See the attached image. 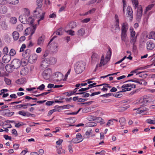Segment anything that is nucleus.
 <instances>
[{
    "label": "nucleus",
    "instance_id": "obj_5",
    "mask_svg": "<svg viewBox=\"0 0 155 155\" xmlns=\"http://www.w3.org/2000/svg\"><path fill=\"white\" fill-rule=\"evenodd\" d=\"M51 73V70L50 68H48L43 71L42 75L44 79L48 80L50 78Z\"/></svg>",
    "mask_w": 155,
    "mask_h": 155
},
{
    "label": "nucleus",
    "instance_id": "obj_23",
    "mask_svg": "<svg viewBox=\"0 0 155 155\" xmlns=\"http://www.w3.org/2000/svg\"><path fill=\"white\" fill-rule=\"evenodd\" d=\"M100 58V56L97 54L93 53L91 56V59L92 61H97Z\"/></svg>",
    "mask_w": 155,
    "mask_h": 155
},
{
    "label": "nucleus",
    "instance_id": "obj_11",
    "mask_svg": "<svg viewBox=\"0 0 155 155\" xmlns=\"http://www.w3.org/2000/svg\"><path fill=\"white\" fill-rule=\"evenodd\" d=\"M107 61H104V56L103 55H102L101 57V61L100 62L99 64H97L95 68L97 69L98 67H100L101 66L106 64L107 63Z\"/></svg>",
    "mask_w": 155,
    "mask_h": 155
},
{
    "label": "nucleus",
    "instance_id": "obj_15",
    "mask_svg": "<svg viewBox=\"0 0 155 155\" xmlns=\"http://www.w3.org/2000/svg\"><path fill=\"white\" fill-rule=\"evenodd\" d=\"M30 51L29 49H27L25 50L22 53L23 56L25 58H28L30 60L31 57L30 56Z\"/></svg>",
    "mask_w": 155,
    "mask_h": 155
},
{
    "label": "nucleus",
    "instance_id": "obj_38",
    "mask_svg": "<svg viewBox=\"0 0 155 155\" xmlns=\"http://www.w3.org/2000/svg\"><path fill=\"white\" fill-rule=\"evenodd\" d=\"M69 26L70 28H73L77 26L76 23L74 21L71 22L69 23Z\"/></svg>",
    "mask_w": 155,
    "mask_h": 155
},
{
    "label": "nucleus",
    "instance_id": "obj_30",
    "mask_svg": "<svg viewBox=\"0 0 155 155\" xmlns=\"http://www.w3.org/2000/svg\"><path fill=\"white\" fill-rule=\"evenodd\" d=\"M25 101L26 102H28L29 101L31 100H35L36 101V100H37V99L36 98H32L30 96H26L25 97Z\"/></svg>",
    "mask_w": 155,
    "mask_h": 155
},
{
    "label": "nucleus",
    "instance_id": "obj_37",
    "mask_svg": "<svg viewBox=\"0 0 155 155\" xmlns=\"http://www.w3.org/2000/svg\"><path fill=\"white\" fill-rule=\"evenodd\" d=\"M23 25L21 24H19L16 27V29L17 31H22L23 30Z\"/></svg>",
    "mask_w": 155,
    "mask_h": 155
},
{
    "label": "nucleus",
    "instance_id": "obj_13",
    "mask_svg": "<svg viewBox=\"0 0 155 155\" xmlns=\"http://www.w3.org/2000/svg\"><path fill=\"white\" fill-rule=\"evenodd\" d=\"M11 60V57L8 54L5 55L3 57L2 61L3 62L7 63Z\"/></svg>",
    "mask_w": 155,
    "mask_h": 155
},
{
    "label": "nucleus",
    "instance_id": "obj_1",
    "mask_svg": "<svg viewBox=\"0 0 155 155\" xmlns=\"http://www.w3.org/2000/svg\"><path fill=\"white\" fill-rule=\"evenodd\" d=\"M74 67L76 73L80 74L82 73L85 69V63L82 61H78L76 63Z\"/></svg>",
    "mask_w": 155,
    "mask_h": 155
},
{
    "label": "nucleus",
    "instance_id": "obj_12",
    "mask_svg": "<svg viewBox=\"0 0 155 155\" xmlns=\"http://www.w3.org/2000/svg\"><path fill=\"white\" fill-rule=\"evenodd\" d=\"M127 14L128 15L127 17H130V18H133V10L131 7L128 6L127 9Z\"/></svg>",
    "mask_w": 155,
    "mask_h": 155
},
{
    "label": "nucleus",
    "instance_id": "obj_10",
    "mask_svg": "<svg viewBox=\"0 0 155 155\" xmlns=\"http://www.w3.org/2000/svg\"><path fill=\"white\" fill-rule=\"evenodd\" d=\"M146 44L147 48V50H152L155 48V45L153 42L151 40H149L147 41Z\"/></svg>",
    "mask_w": 155,
    "mask_h": 155
},
{
    "label": "nucleus",
    "instance_id": "obj_57",
    "mask_svg": "<svg viewBox=\"0 0 155 155\" xmlns=\"http://www.w3.org/2000/svg\"><path fill=\"white\" fill-rule=\"evenodd\" d=\"M73 107L70 104H67L65 105L62 106V109H69L70 107Z\"/></svg>",
    "mask_w": 155,
    "mask_h": 155
},
{
    "label": "nucleus",
    "instance_id": "obj_44",
    "mask_svg": "<svg viewBox=\"0 0 155 155\" xmlns=\"http://www.w3.org/2000/svg\"><path fill=\"white\" fill-rule=\"evenodd\" d=\"M4 81L6 84L8 85H10L11 84V81L10 79L5 77L4 78Z\"/></svg>",
    "mask_w": 155,
    "mask_h": 155
},
{
    "label": "nucleus",
    "instance_id": "obj_40",
    "mask_svg": "<svg viewBox=\"0 0 155 155\" xmlns=\"http://www.w3.org/2000/svg\"><path fill=\"white\" fill-rule=\"evenodd\" d=\"M149 39H153L155 38V32L151 31V32L149 35Z\"/></svg>",
    "mask_w": 155,
    "mask_h": 155
},
{
    "label": "nucleus",
    "instance_id": "obj_33",
    "mask_svg": "<svg viewBox=\"0 0 155 155\" xmlns=\"http://www.w3.org/2000/svg\"><path fill=\"white\" fill-rule=\"evenodd\" d=\"M102 85H104V87H103L101 89V90L103 91H107L108 90L106 88L107 86V84H102L97 85L96 86L97 87H99Z\"/></svg>",
    "mask_w": 155,
    "mask_h": 155
},
{
    "label": "nucleus",
    "instance_id": "obj_50",
    "mask_svg": "<svg viewBox=\"0 0 155 155\" xmlns=\"http://www.w3.org/2000/svg\"><path fill=\"white\" fill-rule=\"evenodd\" d=\"M146 122L150 124H155V121L152 120L150 119H147L146 120Z\"/></svg>",
    "mask_w": 155,
    "mask_h": 155
},
{
    "label": "nucleus",
    "instance_id": "obj_45",
    "mask_svg": "<svg viewBox=\"0 0 155 155\" xmlns=\"http://www.w3.org/2000/svg\"><path fill=\"white\" fill-rule=\"evenodd\" d=\"M76 138H77L78 140L80 141V142H81L83 140V138L82 137V135L80 133L77 134L76 135Z\"/></svg>",
    "mask_w": 155,
    "mask_h": 155
},
{
    "label": "nucleus",
    "instance_id": "obj_17",
    "mask_svg": "<svg viewBox=\"0 0 155 155\" xmlns=\"http://www.w3.org/2000/svg\"><path fill=\"white\" fill-rule=\"evenodd\" d=\"M121 31H127L128 28V25L127 22H124L121 24Z\"/></svg>",
    "mask_w": 155,
    "mask_h": 155
},
{
    "label": "nucleus",
    "instance_id": "obj_43",
    "mask_svg": "<svg viewBox=\"0 0 155 155\" xmlns=\"http://www.w3.org/2000/svg\"><path fill=\"white\" fill-rule=\"evenodd\" d=\"M9 55L10 57L13 56L16 54L15 51L13 49H11L9 52Z\"/></svg>",
    "mask_w": 155,
    "mask_h": 155
},
{
    "label": "nucleus",
    "instance_id": "obj_6",
    "mask_svg": "<svg viewBox=\"0 0 155 155\" xmlns=\"http://www.w3.org/2000/svg\"><path fill=\"white\" fill-rule=\"evenodd\" d=\"M21 61L18 59H15L11 62V67L14 69H17L21 66Z\"/></svg>",
    "mask_w": 155,
    "mask_h": 155
},
{
    "label": "nucleus",
    "instance_id": "obj_16",
    "mask_svg": "<svg viewBox=\"0 0 155 155\" xmlns=\"http://www.w3.org/2000/svg\"><path fill=\"white\" fill-rule=\"evenodd\" d=\"M127 31H121V40L124 42H126L127 38Z\"/></svg>",
    "mask_w": 155,
    "mask_h": 155
},
{
    "label": "nucleus",
    "instance_id": "obj_29",
    "mask_svg": "<svg viewBox=\"0 0 155 155\" xmlns=\"http://www.w3.org/2000/svg\"><path fill=\"white\" fill-rule=\"evenodd\" d=\"M154 4H152L149 5L146 7V9L144 12V15L146 14L147 11L150 10L154 6Z\"/></svg>",
    "mask_w": 155,
    "mask_h": 155
},
{
    "label": "nucleus",
    "instance_id": "obj_4",
    "mask_svg": "<svg viewBox=\"0 0 155 155\" xmlns=\"http://www.w3.org/2000/svg\"><path fill=\"white\" fill-rule=\"evenodd\" d=\"M143 9L141 5L138 7L137 10V13L136 15V20L139 23L141 21V18L142 15Z\"/></svg>",
    "mask_w": 155,
    "mask_h": 155
},
{
    "label": "nucleus",
    "instance_id": "obj_48",
    "mask_svg": "<svg viewBox=\"0 0 155 155\" xmlns=\"http://www.w3.org/2000/svg\"><path fill=\"white\" fill-rule=\"evenodd\" d=\"M49 61H50L51 63L52 64H54L56 63L57 60L54 58L51 57L50 58Z\"/></svg>",
    "mask_w": 155,
    "mask_h": 155
},
{
    "label": "nucleus",
    "instance_id": "obj_42",
    "mask_svg": "<svg viewBox=\"0 0 155 155\" xmlns=\"http://www.w3.org/2000/svg\"><path fill=\"white\" fill-rule=\"evenodd\" d=\"M141 74L140 75H139V76L140 77H141L143 78H146L147 76V74L144 73V72H139L138 73H137L136 74L137 75L139 74Z\"/></svg>",
    "mask_w": 155,
    "mask_h": 155
},
{
    "label": "nucleus",
    "instance_id": "obj_18",
    "mask_svg": "<svg viewBox=\"0 0 155 155\" xmlns=\"http://www.w3.org/2000/svg\"><path fill=\"white\" fill-rule=\"evenodd\" d=\"M0 25L1 28L3 30H6L7 29L8 25L5 20L1 21L0 22Z\"/></svg>",
    "mask_w": 155,
    "mask_h": 155
},
{
    "label": "nucleus",
    "instance_id": "obj_47",
    "mask_svg": "<svg viewBox=\"0 0 155 155\" xmlns=\"http://www.w3.org/2000/svg\"><path fill=\"white\" fill-rule=\"evenodd\" d=\"M116 22V23L115 25V29L116 30L118 29L119 31L120 30V28L119 26V20H117V22Z\"/></svg>",
    "mask_w": 155,
    "mask_h": 155
},
{
    "label": "nucleus",
    "instance_id": "obj_35",
    "mask_svg": "<svg viewBox=\"0 0 155 155\" xmlns=\"http://www.w3.org/2000/svg\"><path fill=\"white\" fill-rule=\"evenodd\" d=\"M111 55V51L110 50V49H109L107 53V55L105 57L106 59L107 60V61L110 59Z\"/></svg>",
    "mask_w": 155,
    "mask_h": 155
},
{
    "label": "nucleus",
    "instance_id": "obj_54",
    "mask_svg": "<svg viewBox=\"0 0 155 155\" xmlns=\"http://www.w3.org/2000/svg\"><path fill=\"white\" fill-rule=\"evenodd\" d=\"M114 122L113 120L111 119L109 120L106 124L107 126L109 127L110 125L113 124Z\"/></svg>",
    "mask_w": 155,
    "mask_h": 155
},
{
    "label": "nucleus",
    "instance_id": "obj_49",
    "mask_svg": "<svg viewBox=\"0 0 155 155\" xmlns=\"http://www.w3.org/2000/svg\"><path fill=\"white\" fill-rule=\"evenodd\" d=\"M15 126L16 127L19 128V127L24 125V124L22 122H20L17 123H15Z\"/></svg>",
    "mask_w": 155,
    "mask_h": 155
},
{
    "label": "nucleus",
    "instance_id": "obj_14",
    "mask_svg": "<svg viewBox=\"0 0 155 155\" xmlns=\"http://www.w3.org/2000/svg\"><path fill=\"white\" fill-rule=\"evenodd\" d=\"M45 38V36L44 35H42L38 39L37 44L39 45H42L44 41Z\"/></svg>",
    "mask_w": 155,
    "mask_h": 155
},
{
    "label": "nucleus",
    "instance_id": "obj_64",
    "mask_svg": "<svg viewBox=\"0 0 155 155\" xmlns=\"http://www.w3.org/2000/svg\"><path fill=\"white\" fill-rule=\"evenodd\" d=\"M45 87V85L42 84L40 86H39L37 88L38 89H39L40 91H42L43 90Z\"/></svg>",
    "mask_w": 155,
    "mask_h": 155
},
{
    "label": "nucleus",
    "instance_id": "obj_63",
    "mask_svg": "<svg viewBox=\"0 0 155 155\" xmlns=\"http://www.w3.org/2000/svg\"><path fill=\"white\" fill-rule=\"evenodd\" d=\"M88 124V126L91 127H95L97 125L96 123L94 122H89Z\"/></svg>",
    "mask_w": 155,
    "mask_h": 155
},
{
    "label": "nucleus",
    "instance_id": "obj_27",
    "mask_svg": "<svg viewBox=\"0 0 155 155\" xmlns=\"http://www.w3.org/2000/svg\"><path fill=\"white\" fill-rule=\"evenodd\" d=\"M85 33L84 29L83 28H81L78 31L77 34L78 35L81 36H83Z\"/></svg>",
    "mask_w": 155,
    "mask_h": 155
},
{
    "label": "nucleus",
    "instance_id": "obj_62",
    "mask_svg": "<svg viewBox=\"0 0 155 155\" xmlns=\"http://www.w3.org/2000/svg\"><path fill=\"white\" fill-rule=\"evenodd\" d=\"M61 108H62V106H59L58 105L54 107V108L56 110V111H60Z\"/></svg>",
    "mask_w": 155,
    "mask_h": 155
},
{
    "label": "nucleus",
    "instance_id": "obj_32",
    "mask_svg": "<svg viewBox=\"0 0 155 155\" xmlns=\"http://www.w3.org/2000/svg\"><path fill=\"white\" fill-rule=\"evenodd\" d=\"M28 73V70L25 68H23L20 71L21 74L23 76L26 75Z\"/></svg>",
    "mask_w": 155,
    "mask_h": 155
},
{
    "label": "nucleus",
    "instance_id": "obj_52",
    "mask_svg": "<svg viewBox=\"0 0 155 155\" xmlns=\"http://www.w3.org/2000/svg\"><path fill=\"white\" fill-rule=\"evenodd\" d=\"M23 107L22 104H18L12 106L13 109H19Z\"/></svg>",
    "mask_w": 155,
    "mask_h": 155
},
{
    "label": "nucleus",
    "instance_id": "obj_25",
    "mask_svg": "<svg viewBox=\"0 0 155 155\" xmlns=\"http://www.w3.org/2000/svg\"><path fill=\"white\" fill-rule=\"evenodd\" d=\"M1 7L0 8V13L1 14H5L7 11V9L6 6L3 5L0 6Z\"/></svg>",
    "mask_w": 155,
    "mask_h": 155
},
{
    "label": "nucleus",
    "instance_id": "obj_24",
    "mask_svg": "<svg viewBox=\"0 0 155 155\" xmlns=\"http://www.w3.org/2000/svg\"><path fill=\"white\" fill-rule=\"evenodd\" d=\"M26 20V23L30 24L31 25H33V23L35 21V19L33 18L32 16H30Z\"/></svg>",
    "mask_w": 155,
    "mask_h": 155
},
{
    "label": "nucleus",
    "instance_id": "obj_53",
    "mask_svg": "<svg viewBox=\"0 0 155 155\" xmlns=\"http://www.w3.org/2000/svg\"><path fill=\"white\" fill-rule=\"evenodd\" d=\"M122 91H120V92H124L126 91H130L131 90V88L130 87H125L122 88Z\"/></svg>",
    "mask_w": 155,
    "mask_h": 155
},
{
    "label": "nucleus",
    "instance_id": "obj_46",
    "mask_svg": "<svg viewBox=\"0 0 155 155\" xmlns=\"http://www.w3.org/2000/svg\"><path fill=\"white\" fill-rule=\"evenodd\" d=\"M70 143H79V142H81L80 141H79V140H78L77 138H76H76H73L72 140L71 141H70Z\"/></svg>",
    "mask_w": 155,
    "mask_h": 155
},
{
    "label": "nucleus",
    "instance_id": "obj_39",
    "mask_svg": "<svg viewBox=\"0 0 155 155\" xmlns=\"http://www.w3.org/2000/svg\"><path fill=\"white\" fill-rule=\"evenodd\" d=\"M119 122L121 125H123L125 122V119L124 117H122L120 118Z\"/></svg>",
    "mask_w": 155,
    "mask_h": 155
},
{
    "label": "nucleus",
    "instance_id": "obj_60",
    "mask_svg": "<svg viewBox=\"0 0 155 155\" xmlns=\"http://www.w3.org/2000/svg\"><path fill=\"white\" fill-rule=\"evenodd\" d=\"M21 63L22 66H23L26 65L27 64L26 61H25V59H22V60Z\"/></svg>",
    "mask_w": 155,
    "mask_h": 155
},
{
    "label": "nucleus",
    "instance_id": "obj_22",
    "mask_svg": "<svg viewBox=\"0 0 155 155\" xmlns=\"http://www.w3.org/2000/svg\"><path fill=\"white\" fill-rule=\"evenodd\" d=\"M150 102V99L148 98H143L142 101H141V104L140 105V108H138V109L141 108L142 107H143V106L147 103Z\"/></svg>",
    "mask_w": 155,
    "mask_h": 155
},
{
    "label": "nucleus",
    "instance_id": "obj_59",
    "mask_svg": "<svg viewBox=\"0 0 155 155\" xmlns=\"http://www.w3.org/2000/svg\"><path fill=\"white\" fill-rule=\"evenodd\" d=\"M54 103V101H48L46 102V105L48 106H50L52 105V104Z\"/></svg>",
    "mask_w": 155,
    "mask_h": 155
},
{
    "label": "nucleus",
    "instance_id": "obj_20",
    "mask_svg": "<svg viewBox=\"0 0 155 155\" xmlns=\"http://www.w3.org/2000/svg\"><path fill=\"white\" fill-rule=\"evenodd\" d=\"M6 3L11 5H16L19 3V0H6Z\"/></svg>",
    "mask_w": 155,
    "mask_h": 155
},
{
    "label": "nucleus",
    "instance_id": "obj_2",
    "mask_svg": "<svg viewBox=\"0 0 155 155\" xmlns=\"http://www.w3.org/2000/svg\"><path fill=\"white\" fill-rule=\"evenodd\" d=\"M36 28V25H33L32 28H28L25 31L24 35H27L29 34L30 35L28 37V39H31L32 35L34 33Z\"/></svg>",
    "mask_w": 155,
    "mask_h": 155
},
{
    "label": "nucleus",
    "instance_id": "obj_28",
    "mask_svg": "<svg viewBox=\"0 0 155 155\" xmlns=\"http://www.w3.org/2000/svg\"><path fill=\"white\" fill-rule=\"evenodd\" d=\"M136 83H137L139 84H143L144 85H146L147 84V82L145 81L144 79H138L136 80Z\"/></svg>",
    "mask_w": 155,
    "mask_h": 155
},
{
    "label": "nucleus",
    "instance_id": "obj_21",
    "mask_svg": "<svg viewBox=\"0 0 155 155\" xmlns=\"http://www.w3.org/2000/svg\"><path fill=\"white\" fill-rule=\"evenodd\" d=\"M40 66L41 68L45 69L48 67V64L45 60H43L41 63Z\"/></svg>",
    "mask_w": 155,
    "mask_h": 155
},
{
    "label": "nucleus",
    "instance_id": "obj_56",
    "mask_svg": "<svg viewBox=\"0 0 155 155\" xmlns=\"http://www.w3.org/2000/svg\"><path fill=\"white\" fill-rule=\"evenodd\" d=\"M14 114V112H10L9 113H5V115L7 117H11Z\"/></svg>",
    "mask_w": 155,
    "mask_h": 155
},
{
    "label": "nucleus",
    "instance_id": "obj_58",
    "mask_svg": "<svg viewBox=\"0 0 155 155\" xmlns=\"http://www.w3.org/2000/svg\"><path fill=\"white\" fill-rule=\"evenodd\" d=\"M97 84L96 83H93L91 84H90L87 87L89 89L90 88H91L92 87H97L96 85Z\"/></svg>",
    "mask_w": 155,
    "mask_h": 155
},
{
    "label": "nucleus",
    "instance_id": "obj_19",
    "mask_svg": "<svg viewBox=\"0 0 155 155\" xmlns=\"http://www.w3.org/2000/svg\"><path fill=\"white\" fill-rule=\"evenodd\" d=\"M57 148V152L58 154H62L65 153V151L64 149L62 148L61 147H59L58 146H56Z\"/></svg>",
    "mask_w": 155,
    "mask_h": 155
},
{
    "label": "nucleus",
    "instance_id": "obj_41",
    "mask_svg": "<svg viewBox=\"0 0 155 155\" xmlns=\"http://www.w3.org/2000/svg\"><path fill=\"white\" fill-rule=\"evenodd\" d=\"M8 48L7 46L5 47L2 50V53L5 55L8 54Z\"/></svg>",
    "mask_w": 155,
    "mask_h": 155
},
{
    "label": "nucleus",
    "instance_id": "obj_3",
    "mask_svg": "<svg viewBox=\"0 0 155 155\" xmlns=\"http://www.w3.org/2000/svg\"><path fill=\"white\" fill-rule=\"evenodd\" d=\"M130 43L132 44H135L137 41V35H136V32L133 28L131 27L130 28Z\"/></svg>",
    "mask_w": 155,
    "mask_h": 155
},
{
    "label": "nucleus",
    "instance_id": "obj_26",
    "mask_svg": "<svg viewBox=\"0 0 155 155\" xmlns=\"http://www.w3.org/2000/svg\"><path fill=\"white\" fill-rule=\"evenodd\" d=\"M12 36L14 40L16 41L19 38V34L17 31H14L12 33Z\"/></svg>",
    "mask_w": 155,
    "mask_h": 155
},
{
    "label": "nucleus",
    "instance_id": "obj_8",
    "mask_svg": "<svg viewBox=\"0 0 155 155\" xmlns=\"http://www.w3.org/2000/svg\"><path fill=\"white\" fill-rule=\"evenodd\" d=\"M43 0H37V3L38 5V7L36 8V9L34 10L33 11L34 13L38 12L40 13L41 11V8L42 6V1Z\"/></svg>",
    "mask_w": 155,
    "mask_h": 155
},
{
    "label": "nucleus",
    "instance_id": "obj_34",
    "mask_svg": "<svg viewBox=\"0 0 155 155\" xmlns=\"http://www.w3.org/2000/svg\"><path fill=\"white\" fill-rule=\"evenodd\" d=\"M132 2L133 5H134V7L136 8H137L139 5H138L139 2L138 0H132Z\"/></svg>",
    "mask_w": 155,
    "mask_h": 155
},
{
    "label": "nucleus",
    "instance_id": "obj_7",
    "mask_svg": "<svg viewBox=\"0 0 155 155\" xmlns=\"http://www.w3.org/2000/svg\"><path fill=\"white\" fill-rule=\"evenodd\" d=\"M48 47L50 50L53 53H56L58 51V45L56 43H54L52 45H51L50 46Z\"/></svg>",
    "mask_w": 155,
    "mask_h": 155
},
{
    "label": "nucleus",
    "instance_id": "obj_61",
    "mask_svg": "<svg viewBox=\"0 0 155 155\" xmlns=\"http://www.w3.org/2000/svg\"><path fill=\"white\" fill-rule=\"evenodd\" d=\"M114 96L115 97L120 98L122 97V94H121L119 93V92H118L116 94H114Z\"/></svg>",
    "mask_w": 155,
    "mask_h": 155
},
{
    "label": "nucleus",
    "instance_id": "obj_51",
    "mask_svg": "<svg viewBox=\"0 0 155 155\" xmlns=\"http://www.w3.org/2000/svg\"><path fill=\"white\" fill-rule=\"evenodd\" d=\"M73 93V92L72 91H68L64 93L63 94H65L67 96L69 97L74 94Z\"/></svg>",
    "mask_w": 155,
    "mask_h": 155
},
{
    "label": "nucleus",
    "instance_id": "obj_31",
    "mask_svg": "<svg viewBox=\"0 0 155 155\" xmlns=\"http://www.w3.org/2000/svg\"><path fill=\"white\" fill-rule=\"evenodd\" d=\"M63 29L62 28H59L56 31L54 32V33L56 35H61L63 34Z\"/></svg>",
    "mask_w": 155,
    "mask_h": 155
},
{
    "label": "nucleus",
    "instance_id": "obj_55",
    "mask_svg": "<svg viewBox=\"0 0 155 155\" xmlns=\"http://www.w3.org/2000/svg\"><path fill=\"white\" fill-rule=\"evenodd\" d=\"M72 146L73 145L72 144H70L68 146L69 152L71 153H72L73 152Z\"/></svg>",
    "mask_w": 155,
    "mask_h": 155
},
{
    "label": "nucleus",
    "instance_id": "obj_9",
    "mask_svg": "<svg viewBox=\"0 0 155 155\" xmlns=\"http://www.w3.org/2000/svg\"><path fill=\"white\" fill-rule=\"evenodd\" d=\"M63 75L61 72H56L55 73L54 78H55V81H61L63 78Z\"/></svg>",
    "mask_w": 155,
    "mask_h": 155
},
{
    "label": "nucleus",
    "instance_id": "obj_36",
    "mask_svg": "<svg viewBox=\"0 0 155 155\" xmlns=\"http://www.w3.org/2000/svg\"><path fill=\"white\" fill-rule=\"evenodd\" d=\"M10 21L11 23L15 24L17 22V19L15 17H12L10 18Z\"/></svg>",
    "mask_w": 155,
    "mask_h": 155
}]
</instances>
